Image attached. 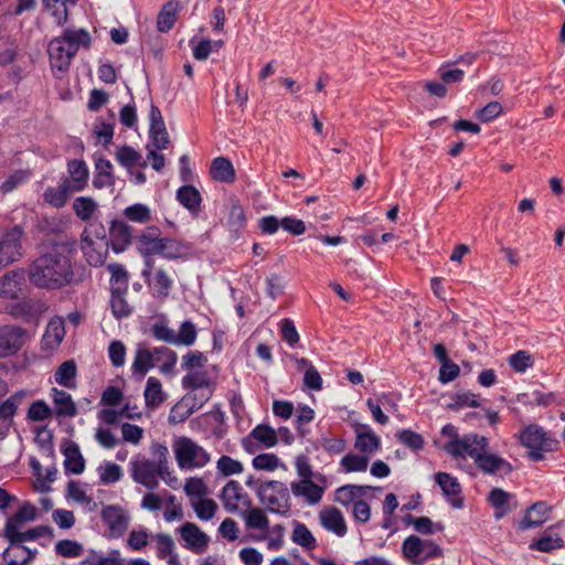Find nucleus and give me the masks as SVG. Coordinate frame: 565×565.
<instances>
[{"mask_svg":"<svg viewBox=\"0 0 565 565\" xmlns=\"http://www.w3.org/2000/svg\"><path fill=\"white\" fill-rule=\"evenodd\" d=\"M369 462L367 456L349 452L340 460V470L345 473L363 472L367 469Z\"/></svg>","mask_w":565,"mask_h":565,"instance_id":"a18cd8bd","label":"nucleus"},{"mask_svg":"<svg viewBox=\"0 0 565 565\" xmlns=\"http://www.w3.org/2000/svg\"><path fill=\"white\" fill-rule=\"evenodd\" d=\"M81 247L90 266H102L108 254V241L104 227L100 224H88L82 234Z\"/></svg>","mask_w":565,"mask_h":565,"instance_id":"0eeeda50","label":"nucleus"},{"mask_svg":"<svg viewBox=\"0 0 565 565\" xmlns=\"http://www.w3.org/2000/svg\"><path fill=\"white\" fill-rule=\"evenodd\" d=\"M122 215L130 222L146 224L151 218V210L142 203H135L122 211Z\"/></svg>","mask_w":565,"mask_h":565,"instance_id":"0e129e2a","label":"nucleus"},{"mask_svg":"<svg viewBox=\"0 0 565 565\" xmlns=\"http://www.w3.org/2000/svg\"><path fill=\"white\" fill-rule=\"evenodd\" d=\"M295 467L298 480L290 483V491L295 498L302 499L306 504L317 505L328 489L327 477L313 471L309 458L305 455L296 457Z\"/></svg>","mask_w":565,"mask_h":565,"instance_id":"f03ea898","label":"nucleus"},{"mask_svg":"<svg viewBox=\"0 0 565 565\" xmlns=\"http://www.w3.org/2000/svg\"><path fill=\"white\" fill-rule=\"evenodd\" d=\"M30 542L29 540L9 541L10 545L3 552L4 565H26L31 562L36 550H31L25 546L24 543Z\"/></svg>","mask_w":565,"mask_h":565,"instance_id":"412c9836","label":"nucleus"},{"mask_svg":"<svg viewBox=\"0 0 565 565\" xmlns=\"http://www.w3.org/2000/svg\"><path fill=\"white\" fill-rule=\"evenodd\" d=\"M65 337V322L60 316L50 319L42 337V349L46 351L56 350Z\"/></svg>","mask_w":565,"mask_h":565,"instance_id":"b1692460","label":"nucleus"},{"mask_svg":"<svg viewBox=\"0 0 565 565\" xmlns=\"http://www.w3.org/2000/svg\"><path fill=\"white\" fill-rule=\"evenodd\" d=\"M184 390L215 388L213 380L203 370L186 373L181 380Z\"/></svg>","mask_w":565,"mask_h":565,"instance_id":"79ce46f5","label":"nucleus"},{"mask_svg":"<svg viewBox=\"0 0 565 565\" xmlns=\"http://www.w3.org/2000/svg\"><path fill=\"white\" fill-rule=\"evenodd\" d=\"M77 367L73 360L63 362L54 373V382L66 388L76 386Z\"/></svg>","mask_w":565,"mask_h":565,"instance_id":"58836bf2","label":"nucleus"},{"mask_svg":"<svg viewBox=\"0 0 565 565\" xmlns=\"http://www.w3.org/2000/svg\"><path fill=\"white\" fill-rule=\"evenodd\" d=\"M520 440L530 450L529 457L534 461L542 460L544 452L555 450L558 445L555 435L537 424L524 427L520 433Z\"/></svg>","mask_w":565,"mask_h":565,"instance_id":"423d86ee","label":"nucleus"},{"mask_svg":"<svg viewBox=\"0 0 565 565\" xmlns=\"http://www.w3.org/2000/svg\"><path fill=\"white\" fill-rule=\"evenodd\" d=\"M487 401L481 398L480 395L471 393L470 391L457 392L451 396L450 407L452 409H462L465 407L481 408L483 417L488 420L489 425H494V413L486 406Z\"/></svg>","mask_w":565,"mask_h":565,"instance_id":"2eb2a0df","label":"nucleus"},{"mask_svg":"<svg viewBox=\"0 0 565 565\" xmlns=\"http://www.w3.org/2000/svg\"><path fill=\"white\" fill-rule=\"evenodd\" d=\"M548 511L550 508L545 502L540 501L533 503L527 508L524 518L518 523V529L525 531L540 526L545 522Z\"/></svg>","mask_w":565,"mask_h":565,"instance_id":"cd10ccee","label":"nucleus"},{"mask_svg":"<svg viewBox=\"0 0 565 565\" xmlns=\"http://www.w3.org/2000/svg\"><path fill=\"white\" fill-rule=\"evenodd\" d=\"M354 447L370 458L380 449L381 439L370 427H365L356 433Z\"/></svg>","mask_w":565,"mask_h":565,"instance_id":"72a5a7b5","label":"nucleus"},{"mask_svg":"<svg viewBox=\"0 0 565 565\" xmlns=\"http://www.w3.org/2000/svg\"><path fill=\"white\" fill-rule=\"evenodd\" d=\"M519 507L516 495L497 487V520L510 514Z\"/></svg>","mask_w":565,"mask_h":565,"instance_id":"49530a36","label":"nucleus"},{"mask_svg":"<svg viewBox=\"0 0 565 565\" xmlns=\"http://www.w3.org/2000/svg\"><path fill=\"white\" fill-rule=\"evenodd\" d=\"M252 465L256 470L262 471H275L278 468L286 470L285 463L278 458L277 455L271 452H264L255 456L252 460Z\"/></svg>","mask_w":565,"mask_h":565,"instance_id":"bf43d9fd","label":"nucleus"},{"mask_svg":"<svg viewBox=\"0 0 565 565\" xmlns=\"http://www.w3.org/2000/svg\"><path fill=\"white\" fill-rule=\"evenodd\" d=\"M191 508L195 512L198 519L202 521H210L214 518L217 504L214 500L206 497L195 499L190 502Z\"/></svg>","mask_w":565,"mask_h":565,"instance_id":"13d9d810","label":"nucleus"},{"mask_svg":"<svg viewBox=\"0 0 565 565\" xmlns=\"http://www.w3.org/2000/svg\"><path fill=\"white\" fill-rule=\"evenodd\" d=\"M73 210L78 218L88 221L97 210V203L88 196H78L73 202Z\"/></svg>","mask_w":565,"mask_h":565,"instance_id":"338daca9","label":"nucleus"},{"mask_svg":"<svg viewBox=\"0 0 565 565\" xmlns=\"http://www.w3.org/2000/svg\"><path fill=\"white\" fill-rule=\"evenodd\" d=\"M434 479L450 505L455 509H461L463 507V499L458 479L447 472H437Z\"/></svg>","mask_w":565,"mask_h":565,"instance_id":"a211bd4d","label":"nucleus"},{"mask_svg":"<svg viewBox=\"0 0 565 565\" xmlns=\"http://www.w3.org/2000/svg\"><path fill=\"white\" fill-rule=\"evenodd\" d=\"M564 545L563 539L556 533H544L537 540L530 543V548L550 553L554 550L561 548Z\"/></svg>","mask_w":565,"mask_h":565,"instance_id":"6e6d98bb","label":"nucleus"},{"mask_svg":"<svg viewBox=\"0 0 565 565\" xmlns=\"http://www.w3.org/2000/svg\"><path fill=\"white\" fill-rule=\"evenodd\" d=\"M132 237V228L125 221L115 220L110 224L109 228V242L108 247L119 254L126 250L130 245Z\"/></svg>","mask_w":565,"mask_h":565,"instance_id":"aec40b11","label":"nucleus"},{"mask_svg":"<svg viewBox=\"0 0 565 565\" xmlns=\"http://www.w3.org/2000/svg\"><path fill=\"white\" fill-rule=\"evenodd\" d=\"M162 237H153L150 234H142L138 237L137 247L143 257L160 255Z\"/></svg>","mask_w":565,"mask_h":565,"instance_id":"69168bd1","label":"nucleus"},{"mask_svg":"<svg viewBox=\"0 0 565 565\" xmlns=\"http://www.w3.org/2000/svg\"><path fill=\"white\" fill-rule=\"evenodd\" d=\"M24 281L25 275L22 269L7 273L0 279V297L9 300L18 299L24 286Z\"/></svg>","mask_w":565,"mask_h":565,"instance_id":"393cba45","label":"nucleus"},{"mask_svg":"<svg viewBox=\"0 0 565 565\" xmlns=\"http://www.w3.org/2000/svg\"><path fill=\"white\" fill-rule=\"evenodd\" d=\"M211 175L216 181L233 182L235 180V171L232 162L224 157L215 158L211 166Z\"/></svg>","mask_w":565,"mask_h":565,"instance_id":"c03bdc74","label":"nucleus"},{"mask_svg":"<svg viewBox=\"0 0 565 565\" xmlns=\"http://www.w3.org/2000/svg\"><path fill=\"white\" fill-rule=\"evenodd\" d=\"M64 456V468L67 472L81 475L84 471L85 460L77 446L67 447Z\"/></svg>","mask_w":565,"mask_h":565,"instance_id":"4d7b16f0","label":"nucleus"},{"mask_svg":"<svg viewBox=\"0 0 565 565\" xmlns=\"http://www.w3.org/2000/svg\"><path fill=\"white\" fill-rule=\"evenodd\" d=\"M93 184L96 189H103L114 184L113 164L108 159L98 158L96 160Z\"/></svg>","mask_w":565,"mask_h":565,"instance_id":"e433bc0d","label":"nucleus"},{"mask_svg":"<svg viewBox=\"0 0 565 565\" xmlns=\"http://www.w3.org/2000/svg\"><path fill=\"white\" fill-rule=\"evenodd\" d=\"M116 159L122 167L127 168L128 170L136 167H147V161L143 160L141 153L129 146L120 147L116 152Z\"/></svg>","mask_w":565,"mask_h":565,"instance_id":"37998d69","label":"nucleus"},{"mask_svg":"<svg viewBox=\"0 0 565 565\" xmlns=\"http://www.w3.org/2000/svg\"><path fill=\"white\" fill-rule=\"evenodd\" d=\"M82 565H125L119 550H111L107 554L88 550L81 562Z\"/></svg>","mask_w":565,"mask_h":565,"instance_id":"473e14b6","label":"nucleus"},{"mask_svg":"<svg viewBox=\"0 0 565 565\" xmlns=\"http://www.w3.org/2000/svg\"><path fill=\"white\" fill-rule=\"evenodd\" d=\"M221 500L227 512L234 513L249 508V500L238 481L231 480L222 489Z\"/></svg>","mask_w":565,"mask_h":565,"instance_id":"f8f14e48","label":"nucleus"},{"mask_svg":"<svg viewBox=\"0 0 565 565\" xmlns=\"http://www.w3.org/2000/svg\"><path fill=\"white\" fill-rule=\"evenodd\" d=\"M97 475L102 484H113L122 478L124 472L119 465L113 461H103L97 467Z\"/></svg>","mask_w":565,"mask_h":565,"instance_id":"603ef678","label":"nucleus"},{"mask_svg":"<svg viewBox=\"0 0 565 565\" xmlns=\"http://www.w3.org/2000/svg\"><path fill=\"white\" fill-rule=\"evenodd\" d=\"M172 450L177 465L181 470L202 469L211 461L210 452L186 436L174 438Z\"/></svg>","mask_w":565,"mask_h":565,"instance_id":"39448f33","label":"nucleus"},{"mask_svg":"<svg viewBox=\"0 0 565 565\" xmlns=\"http://www.w3.org/2000/svg\"><path fill=\"white\" fill-rule=\"evenodd\" d=\"M25 522H22L15 514H12L7 519L4 529H3V536L8 541H20V540H29V541H35L39 537H41L44 534L43 527H32L26 531H21L23 524Z\"/></svg>","mask_w":565,"mask_h":565,"instance_id":"6ab92c4d","label":"nucleus"},{"mask_svg":"<svg viewBox=\"0 0 565 565\" xmlns=\"http://www.w3.org/2000/svg\"><path fill=\"white\" fill-rule=\"evenodd\" d=\"M508 364L514 372L523 374L533 367L534 359L527 351L519 350L508 358Z\"/></svg>","mask_w":565,"mask_h":565,"instance_id":"e2e57ef3","label":"nucleus"},{"mask_svg":"<svg viewBox=\"0 0 565 565\" xmlns=\"http://www.w3.org/2000/svg\"><path fill=\"white\" fill-rule=\"evenodd\" d=\"M61 38L75 53H77L82 46L88 47L92 42L90 34L85 29H65Z\"/></svg>","mask_w":565,"mask_h":565,"instance_id":"c9c22d12","label":"nucleus"},{"mask_svg":"<svg viewBox=\"0 0 565 565\" xmlns=\"http://www.w3.org/2000/svg\"><path fill=\"white\" fill-rule=\"evenodd\" d=\"M254 443H258L265 448H271L277 444V433L268 425H257L248 436L243 439V448L247 452H253Z\"/></svg>","mask_w":565,"mask_h":565,"instance_id":"5701e85b","label":"nucleus"},{"mask_svg":"<svg viewBox=\"0 0 565 565\" xmlns=\"http://www.w3.org/2000/svg\"><path fill=\"white\" fill-rule=\"evenodd\" d=\"M488 439L476 434L450 439L444 447L454 458H470L484 473H494V455L488 451Z\"/></svg>","mask_w":565,"mask_h":565,"instance_id":"7ed1b4c3","label":"nucleus"},{"mask_svg":"<svg viewBox=\"0 0 565 565\" xmlns=\"http://www.w3.org/2000/svg\"><path fill=\"white\" fill-rule=\"evenodd\" d=\"M319 521L321 526L337 535L343 537L347 532V523L342 512L335 507H326L319 512Z\"/></svg>","mask_w":565,"mask_h":565,"instance_id":"4be33fe9","label":"nucleus"},{"mask_svg":"<svg viewBox=\"0 0 565 565\" xmlns=\"http://www.w3.org/2000/svg\"><path fill=\"white\" fill-rule=\"evenodd\" d=\"M178 202L186 209L191 215L198 216L201 212L202 196L193 185H183L177 191Z\"/></svg>","mask_w":565,"mask_h":565,"instance_id":"c756f323","label":"nucleus"},{"mask_svg":"<svg viewBox=\"0 0 565 565\" xmlns=\"http://www.w3.org/2000/svg\"><path fill=\"white\" fill-rule=\"evenodd\" d=\"M154 360L160 372L164 375L173 374L178 362L177 353L167 347L154 348Z\"/></svg>","mask_w":565,"mask_h":565,"instance_id":"4c0bfd02","label":"nucleus"},{"mask_svg":"<svg viewBox=\"0 0 565 565\" xmlns=\"http://www.w3.org/2000/svg\"><path fill=\"white\" fill-rule=\"evenodd\" d=\"M154 356V348H138L131 364L132 375L138 380H142L145 375L156 366Z\"/></svg>","mask_w":565,"mask_h":565,"instance_id":"a878e982","label":"nucleus"},{"mask_svg":"<svg viewBox=\"0 0 565 565\" xmlns=\"http://www.w3.org/2000/svg\"><path fill=\"white\" fill-rule=\"evenodd\" d=\"M146 281L159 297H167L173 286V280L163 269H157L153 276L151 275Z\"/></svg>","mask_w":565,"mask_h":565,"instance_id":"09e8293b","label":"nucleus"},{"mask_svg":"<svg viewBox=\"0 0 565 565\" xmlns=\"http://www.w3.org/2000/svg\"><path fill=\"white\" fill-rule=\"evenodd\" d=\"M102 519L106 524L109 536L118 539L122 536L129 525V515L118 505H107L102 511Z\"/></svg>","mask_w":565,"mask_h":565,"instance_id":"ddd939ff","label":"nucleus"},{"mask_svg":"<svg viewBox=\"0 0 565 565\" xmlns=\"http://www.w3.org/2000/svg\"><path fill=\"white\" fill-rule=\"evenodd\" d=\"M243 470V463L227 455H222L216 461V471L220 476L230 477L241 475Z\"/></svg>","mask_w":565,"mask_h":565,"instance_id":"774afa93","label":"nucleus"},{"mask_svg":"<svg viewBox=\"0 0 565 565\" xmlns=\"http://www.w3.org/2000/svg\"><path fill=\"white\" fill-rule=\"evenodd\" d=\"M32 177L30 169H19L10 173L0 185L2 193H10L26 183Z\"/></svg>","mask_w":565,"mask_h":565,"instance_id":"052dcab7","label":"nucleus"},{"mask_svg":"<svg viewBox=\"0 0 565 565\" xmlns=\"http://www.w3.org/2000/svg\"><path fill=\"white\" fill-rule=\"evenodd\" d=\"M245 483L256 492L260 503L269 512L281 515L289 513L291 508L290 494L284 482L277 480L260 482L249 477Z\"/></svg>","mask_w":565,"mask_h":565,"instance_id":"20e7f679","label":"nucleus"},{"mask_svg":"<svg viewBox=\"0 0 565 565\" xmlns=\"http://www.w3.org/2000/svg\"><path fill=\"white\" fill-rule=\"evenodd\" d=\"M67 177L62 182L74 193L83 191L88 184L89 171L83 160L74 159L67 164Z\"/></svg>","mask_w":565,"mask_h":565,"instance_id":"f3484780","label":"nucleus"},{"mask_svg":"<svg viewBox=\"0 0 565 565\" xmlns=\"http://www.w3.org/2000/svg\"><path fill=\"white\" fill-rule=\"evenodd\" d=\"M186 391L188 394L183 397V403L189 406L188 415L200 409L214 393V388H194Z\"/></svg>","mask_w":565,"mask_h":565,"instance_id":"de8ad7c7","label":"nucleus"},{"mask_svg":"<svg viewBox=\"0 0 565 565\" xmlns=\"http://www.w3.org/2000/svg\"><path fill=\"white\" fill-rule=\"evenodd\" d=\"M110 274V292L127 294L128 273L120 264L113 263L107 267Z\"/></svg>","mask_w":565,"mask_h":565,"instance_id":"ea45409f","label":"nucleus"},{"mask_svg":"<svg viewBox=\"0 0 565 565\" xmlns=\"http://www.w3.org/2000/svg\"><path fill=\"white\" fill-rule=\"evenodd\" d=\"M26 333L13 326L0 327V358L14 355L24 344Z\"/></svg>","mask_w":565,"mask_h":565,"instance_id":"4468645a","label":"nucleus"},{"mask_svg":"<svg viewBox=\"0 0 565 565\" xmlns=\"http://www.w3.org/2000/svg\"><path fill=\"white\" fill-rule=\"evenodd\" d=\"M227 226L231 232V236L237 239L241 232L246 226V215L241 205H233L228 213Z\"/></svg>","mask_w":565,"mask_h":565,"instance_id":"680f3d73","label":"nucleus"},{"mask_svg":"<svg viewBox=\"0 0 565 565\" xmlns=\"http://www.w3.org/2000/svg\"><path fill=\"white\" fill-rule=\"evenodd\" d=\"M198 338V328L191 320L181 322L178 332L174 333V345L191 347Z\"/></svg>","mask_w":565,"mask_h":565,"instance_id":"864d4df0","label":"nucleus"},{"mask_svg":"<svg viewBox=\"0 0 565 565\" xmlns=\"http://www.w3.org/2000/svg\"><path fill=\"white\" fill-rule=\"evenodd\" d=\"M73 192L61 182L57 186H49L43 193V200L46 204L61 209L63 207Z\"/></svg>","mask_w":565,"mask_h":565,"instance_id":"a19ab883","label":"nucleus"},{"mask_svg":"<svg viewBox=\"0 0 565 565\" xmlns=\"http://www.w3.org/2000/svg\"><path fill=\"white\" fill-rule=\"evenodd\" d=\"M153 536L154 535H152L148 529L139 525L129 532L126 546L135 552L142 551L149 544V540L153 539Z\"/></svg>","mask_w":565,"mask_h":565,"instance_id":"5fc2aeb1","label":"nucleus"},{"mask_svg":"<svg viewBox=\"0 0 565 565\" xmlns=\"http://www.w3.org/2000/svg\"><path fill=\"white\" fill-rule=\"evenodd\" d=\"M76 55L62 40L61 36L53 39L49 44V56L53 72H65Z\"/></svg>","mask_w":565,"mask_h":565,"instance_id":"dca6fc26","label":"nucleus"},{"mask_svg":"<svg viewBox=\"0 0 565 565\" xmlns=\"http://www.w3.org/2000/svg\"><path fill=\"white\" fill-rule=\"evenodd\" d=\"M183 542V547L194 554H202L210 544V536L203 532L195 523L185 522L175 529Z\"/></svg>","mask_w":565,"mask_h":565,"instance_id":"9b49d317","label":"nucleus"},{"mask_svg":"<svg viewBox=\"0 0 565 565\" xmlns=\"http://www.w3.org/2000/svg\"><path fill=\"white\" fill-rule=\"evenodd\" d=\"M30 282L44 290H60L74 279L73 264L63 245H53L39 255L28 268Z\"/></svg>","mask_w":565,"mask_h":565,"instance_id":"f257e3e1","label":"nucleus"},{"mask_svg":"<svg viewBox=\"0 0 565 565\" xmlns=\"http://www.w3.org/2000/svg\"><path fill=\"white\" fill-rule=\"evenodd\" d=\"M66 495L77 504H81L87 512H93L97 509V502L87 494L86 486L79 481L72 480L67 483Z\"/></svg>","mask_w":565,"mask_h":565,"instance_id":"7c9ffc66","label":"nucleus"},{"mask_svg":"<svg viewBox=\"0 0 565 565\" xmlns=\"http://www.w3.org/2000/svg\"><path fill=\"white\" fill-rule=\"evenodd\" d=\"M401 550L403 557L413 565H423L443 555V550L437 543L417 535L407 536Z\"/></svg>","mask_w":565,"mask_h":565,"instance_id":"6e6552de","label":"nucleus"},{"mask_svg":"<svg viewBox=\"0 0 565 565\" xmlns=\"http://www.w3.org/2000/svg\"><path fill=\"white\" fill-rule=\"evenodd\" d=\"M50 395L57 417H75L77 415V407L71 394L53 387Z\"/></svg>","mask_w":565,"mask_h":565,"instance_id":"bb28decb","label":"nucleus"},{"mask_svg":"<svg viewBox=\"0 0 565 565\" xmlns=\"http://www.w3.org/2000/svg\"><path fill=\"white\" fill-rule=\"evenodd\" d=\"M168 394L163 391L161 381L154 376L148 377L143 391L145 405L149 409L158 408L167 399Z\"/></svg>","mask_w":565,"mask_h":565,"instance_id":"2f4dec72","label":"nucleus"},{"mask_svg":"<svg viewBox=\"0 0 565 565\" xmlns=\"http://www.w3.org/2000/svg\"><path fill=\"white\" fill-rule=\"evenodd\" d=\"M156 542V555L160 559L167 561L168 565H181L172 537L164 533L153 536Z\"/></svg>","mask_w":565,"mask_h":565,"instance_id":"c85d7f7f","label":"nucleus"},{"mask_svg":"<svg viewBox=\"0 0 565 565\" xmlns=\"http://www.w3.org/2000/svg\"><path fill=\"white\" fill-rule=\"evenodd\" d=\"M23 230L15 225L0 235V268L18 262L23 256Z\"/></svg>","mask_w":565,"mask_h":565,"instance_id":"1a4fd4ad","label":"nucleus"},{"mask_svg":"<svg viewBox=\"0 0 565 565\" xmlns=\"http://www.w3.org/2000/svg\"><path fill=\"white\" fill-rule=\"evenodd\" d=\"M130 475L136 483L142 484L149 490L159 486L160 463L146 457L137 456L130 460Z\"/></svg>","mask_w":565,"mask_h":565,"instance_id":"9d476101","label":"nucleus"},{"mask_svg":"<svg viewBox=\"0 0 565 565\" xmlns=\"http://www.w3.org/2000/svg\"><path fill=\"white\" fill-rule=\"evenodd\" d=\"M291 540L297 545L307 550H315L317 546V540L315 539L311 531L307 527L306 524L298 521L294 522Z\"/></svg>","mask_w":565,"mask_h":565,"instance_id":"3c124183","label":"nucleus"},{"mask_svg":"<svg viewBox=\"0 0 565 565\" xmlns=\"http://www.w3.org/2000/svg\"><path fill=\"white\" fill-rule=\"evenodd\" d=\"M191 254V247L189 244L169 237H162V245L160 256L173 260L179 258H185Z\"/></svg>","mask_w":565,"mask_h":565,"instance_id":"f704fd0d","label":"nucleus"},{"mask_svg":"<svg viewBox=\"0 0 565 565\" xmlns=\"http://www.w3.org/2000/svg\"><path fill=\"white\" fill-rule=\"evenodd\" d=\"M299 369H305L303 383L312 391H320L322 388V377L318 370L311 362L305 358L297 359Z\"/></svg>","mask_w":565,"mask_h":565,"instance_id":"8fccbe9b","label":"nucleus"}]
</instances>
